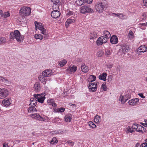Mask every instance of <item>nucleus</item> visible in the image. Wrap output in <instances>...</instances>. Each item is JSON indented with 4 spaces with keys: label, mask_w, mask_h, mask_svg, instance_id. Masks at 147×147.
<instances>
[{
    "label": "nucleus",
    "mask_w": 147,
    "mask_h": 147,
    "mask_svg": "<svg viewBox=\"0 0 147 147\" xmlns=\"http://www.w3.org/2000/svg\"><path fill=\"white\" fill-rule=\"evenodd\" d=\"M34 88L35 92H39L41 89L39 83L38 82H36L34 84Z\"/></svg>",
    "instance_id": "5701e85b"
},
{
    "label": "nucleus",
    "mask_w": 147,
    "mask_h": 147,
    "mask_svg": "<svg viewBox=\"0 0 147 147\" xmlns=\"http://www.w3.org/2000/svg\"><path fill=\"white\" fill-rule=\"evenodd\" d=\"M28 109V111L29 113H33L34 112L37 111L36 109L34 106H30Z\"/></svg>",
    "instance_id": "7c9ffc66"
},
{
    "label": "nucleus",
    "mask_w": 147,
    "mask_h": 147,
    "mask_svg": "<svg viewBox=\"0 0 147 147\" xmlns=\"http://www.w3.org/2000/svg\"><path fill=\"white\" fill-rule=\"evenodd\" d=\"M3 13V11L1 10L0 11V15H2Z\"/></svg>",
    "instance_id": "774afa93"
},
{
    "label": "nucleus",
    "mask_w": 147,
    "mask_h": 147,
    "mask_svg": "<svg viewBox=\"0 0 147 147\" xmlns=\"http://www.w3.org/2000/svg\"><path fill=\"white\" fill-rule=\"evenodd\" d=\"M101 119L100 117L98 115H96L94 119V122L95 123H99Z\"/></svg>",
    "instance_id": "f704fd0d"
},
{
    "label": "nucleus",
    "mask_w": 147,
    "mask_h": 147,
    "mask_svg": "<svg viewBox=\"0 0 147 147\" xmlns=\"http://www.w3.org/2000/svg\"><path fill=\"white\" fill-rule=\"evenodd\" d=\"M90 127L92 128H95L96 127V125L92 121H90L88 123Z\"/></svg>",
    "instance_id": "ea45409f"
},
{
    "label": "nucleus",
    "mask_w": 147,
    "mask_h": 147,
    "mask_svg": "<svg viewBox=\"0 0 147 147\" xmlns=\"http://www.w3.org/2000/svg\"><path fill=\"white\" fill-rule=\"evenodd\" d=\"M96 77L93 75L90 76L88 79V81L89 82H92L96 80Z\"/></svg>",
    "instance_id": "72a5a7b5"
},
{
    "label": "nucleus",
    "mask_w": 147,
    "mask_h": 147,
    "mask_svg": "<svg viewBox=\"0 0 147 147\" xmlns=\"http://www.w3.org/2000/svg\"><path fill=\"white\" fill-rule=\"evenodd\" d=\"M104 36L107 39L110 38L111 37V34L107 30H105L103 32Z\"/></svg>",
    "instance_id": "c85d7f7f"
},
{
    "label": "nucleus",
    "mask_w": 147,
    "mask_h": 147,
    "mask_svg": "<svg viewBox=\"0 0 147 147\" xmlns=\"http://www.w3.org/2000/svg\"><path fill=\"white\" fill-rule=\"evenodd\" d=\"M30 103L29 104V106L35 107L37 105V100L35 98H31L30 100Z\"/></svg>",
    "instance_id": "4be33fe9"
},
{
    "label": "nucleus",
    "mask_w": 147,
    "mask_h": 147,
    "mask_svg": "<svg viewBox=\"0 0 147 147\" xmlns=\"http://www.w3.org/2000/svg\"><path fill=\"white\" fill-rule=\"evenodd\" d=\"M106 84V83H104L102 85L100 88L101 90L104 91H105L107 90V87Z\"/></svg>",
    "instance_id": "79ce46f5"
},
{
    "label": "nucleus",
    "mask_w": 147,
    "mask_h": 147,
    "mask_svg": "<svg viewBox=\"0 0 147 147\" xmlns=\"http://www.w3.org/2000/svg\"><path fill=\"white\" fill-rule=\"evenodd\" d=\"M20 11L21 15L25 16L29 15L31 13V9L30 8L26 7H22Z\"/></svg>",
    "instance_id": "20e7f679"
},
{
    "label": "nucleus",
    "mask_w": 147,
    "mask_h": 147,
    "mask_svg": "<svg viewBox=\"0 0 147 147\" xmlns=\"http://www.w3.org/2000/svg\"><path fill=\"white\" fill-rule=\"evenodd\" d=\"M35 38L36 39H39L40 40H42L44 36H43L41 34H35L34 36Z\"/></svg>",
    "instance_id": "58836bf2"
},
{
    "label": "nucleus",
    "mask_w": 147,
    "mask_h": 147,
    "mask_svg": "<svg viewBox=\"0 0 147 147\" xmlns=\"http://www.w3.org/2000/svg\"><path fill=\"white\" fill-rule=\"evenodd\" d=\"M0 82L5 85H9L11 84V82L9 81L6 78L0 76Z\"/></svg>",
    "instance_id": "a211bd4d"
},
{
    "label": "nucleus",
    "mask_w": 147,
    "mask_h": 147,
    "mask_svg": "<svg viewBox=\"0 0 147 147\" xmlns=\"http://www.w3.org/2000/svg\"><path fill=\"white\" fill-rule=\"evenodd\" d=\"M140 97H141V98H145V97L143 95V94L142 93H139L138 94Z\"/></svg>",
    "instance_id": "680f3d73"
},
{
    "label": "nucleus",
    "mask_w": 147,
    "mask_h": 147,
    "mask_svg": "<svg viewBox=\"0 0 147 147\" xmlns=\"http://www.w3.org/2000/svg\"><path fill=\"white\" fill-rule=\"evenodd\" d=\"M120 13H117V15H116V16L117 17H119V18H120Z\"/></svg>",
    "instance_id": "69168bd1"
},
{
    "label": "nucleus",
    "mask_w": 147,
    "mask_h": 147,
    "mask_svg": "<svg viewBox=\"0 0 147 147\" xmlns=\"http://www.w3.org/2000/svg\"><path fill=\"white\" fill-rule=\"evenodd\" d=\"M147 17V12L146 13H144L141 17V18L142 19V20H145L146 18Z\"/></svg>",
    "instance_id": "3c124183"
},
{
    "label": "nucleus",
    "mask_w": 147,
    "mask_h": 147,
    "mask_svg": "<svg viewBox=\"0 0 147 147\" xmlns=\"http://www.w3.org/2000/svg\"><path fill=\"white\" fill-rule=\"evenodd\" d=\"M111 53L110 50L108 49H106L105 50V55L107 57H108L109 55H111Z\"/></svg>",
    "instance_id": "09e8293b"
},
{
    "label": "nucleus",
    "mask_w": 147,
    "mask_h": 147,
    "mask_svg": "<svg viewBox=\"0 0 147 147\" xmlns=\"http://www.w3.org/2000/svg\"><path fill=\"white\" fill-rule=\"evenodd\" d=\"M93 0H85V1L86 3H91Z\"/></svg>",
    "instance_id": "0e129e2a"
},
{
    "label": "nucleus",
    "mask_w": 147,
    "mask_h": 147,
    "mask_svg": "<svg viewBox=\"0 0 147 147\" xmlns=\"http://www.w3.org/2000/svg\"><path fill=\"white\" fill-rule=\"evenodd\" d=\"M66 16L68 17L74 14V13L72 11L70 10H67L66 11Z\"/></svg>",
    "instance_id": "37998d69"
},
{
    "label": "nucleus",
    "mask_w": 147,
    "mask_h": 147,
    "mask_svg": "<svg viewBox=\"0 0 147 147\" xmlns=\"http://www.w3.org/2000/svg\"><path fill=\"white\" fill-rule=\"evenodd\" d=\"M147 25V22L146 23H142V24H139V26L141 28H142V26H145L146 27Z\"/></svg>",
    "instance_id": "6e6d98bb"
},
{
    "label": "nucleus",
    "mask_w": 147,
    "mask_h": 147,
    "mask_svg": "<svg viewBox=\"0 0 147 147\" xmlns=\"http://www.w3.org/2000/svg\"><path fill=\"white\" fill-rule=\"evenodd\" d=\"M76 18L74 17H72L71 18L68 19L65 22V26L66 28H67L69 25L75 22Z\"/></svg>",
    "instance_id": "dca6fc26"
},
{
    "label": "nucleus",
    "mask_w": 147,
    "mask_h": 147,
    "mask_svg": "<svg viewBox=\"0 0 147 147\" xmlns=\"http://www.w3.org/2000/svg\"><path fill=\"white\" fill-rule=\"evenodd\" d=\"M139 144L138 143L137 144H136V145L135 147H138L139 146Z\"/></svg>",
    "instance_id": "338daca9"
},
{
    "label": "nucleus",
    "mask_w": 147,
    "mask_h": 147,
    "mask_svg": "<svg viewBox=\"0 0 147 147\" xmlns=\"http://www.w3.org/2000/svg\"><path fill=\"white\" fill-rule=\"evenodd\" d=\"M30 117L33 119H35L39 121H45V119L42 117L38 113H36L31 114Z\"/></svg>",
    "instance_id": "ddd939ff"
},
{
    "label": "nucleus",
    "mask_w": 147,
    "mask_h": 147,
    "mask_svg": "<svg viewBox=\"0 0 147 147\" xmlns=\"http://www.w3.org/2000/svg\"><path fill=\"white\" fill-rule=\"evenodd\" d=\"M128 49L129 47L127 46H123L119 50L118 54L121 55H123L128 52Z\"/></svg>",
    "instance_id": "9b49d317"
},
{
    "label": "nucleus",
    "mask_w": 147,
    "mask_h": 147,
    "mask_svg": "<svg viewBox=\"0 0 147 147\" xmlns=\"http://www.w3.org/2000/svg\"><path fill=\"white\" fill-rule=\"evenodd\" d=\"M84 3L85 2L83 0H76V3L78 6H81L84 4Z\"/></svg>",
    "instance_id": "4c0bfd02"
},
{
    "label": "nucleus",
    "mask_w": 147,
    "mask_h": 147,
    "mask_svg": "<svg viewBox=\"0 0 147 147\" xmlns=\"http://www.w3.org/2000/svg\"><path fill=\"white\" fill-rule=\"evenodd\" d=\"M65 110V109L64 107L56 108L53 109V111L55 113H63Z\"/></svg>",
    "instance_id": "b1692460"
},
{
    "label": "nucleus",
    "mask_w": 147,
    "mask_h": 147,
    "mask_svg": "<svg viewBox=\"0 0 147 147\" xmlns=\"http://www.w3.org/2000/svg\"><path fill=\"white\" fill-rule=\"evenodd\" d=\"M6 41V40L5 37H0V45L4 44Z\"/></svg>",
    "instance_id": "a19ab883"
},
{
    "label": "nucleus",
    "mask_w": 147,
    "mask_h": 147,
    "mask_svg": "<svg viewBox=\"0 0 147 147\" xmlns=\"http://www.w3.org/2000/svg\"><path fill=\"white\" fill-rule=\"evenodd\" d=\"M58 63L60 66L63 67L66 64L67 61L65 59H64L62 61H59Z\"/></svg>",
    "instance_id": "e433bc0d"
},
{
    "label": "nucleus",
    "mask_w": 147,
    "mask_h": 147,
    "mask_svg": "<svg viewBox=\"0 0 147 147\" xmlns=\"http://www.w3.org/2000/svg\"><path fill=\"white\" fill-rule=\"evenodd\" d=\"M59 5L57 4H55L53 6V10H58L59 9Z\"/></svg>",
    "instance_id": "8fccbe9b"
},
{
    "label": "nucleus",
    "mask_w": 147,
    "mask_h": 147,
    "mask_svg": "<svg viewBox=\"0 0 147 147\" xmlns=\"http://www.w3.org/2000/svg\"><path fill=\"white\" fill-rule=\"evenodd\" d=\"M10 37L11 39L13 40L15 38L16 39L17 41L19 42H22L23 38L18 30H15L14 32H11Z\"/></svg>",
    "instance_id": "f257e3e1"
},
{
    "label": "nucleus",
    "mask_w": 147,
    "mask_h": 147,
    "mask_svg": "<svg viewBox=\"0 0 147 147\" xmlns=\"http://www.w3.org/2000/svg\"><path fill=\"white\" fill-rule=\"evenodd\" d=\"M11 102L12 100L11 98H5L1 102V104L4 107H7L10 105Z\"/></svg>",
    "instance_id": "1a4fd4ad"
},
{
    "label": "nucleus",
    "mask_w": 147,
    "mask_h": 147,
    "mask_svg": "<svg viewBox=\"0 0 147 147\" xmlns=\"http://www.w3.org/2000/svg\"><path fill=\"white\" fill-rule=\"evenodd\" d=\"M47 103L48 105L50 107H55L57 106V104L55 103L54 100L53 99L48 100Z\"/></svg>",
    "instance_id": "6ab92c4d"
},
{
    "label": "nucleus",
    "mask_w": 147,
    "mask_h": 147,
    "mask_svg": "<svg viewBox=\"0 0 147 147\" xmlns=\"http://www.w3.org/2000/svg\"><path fill=\"white\" fill-rule=\"evenodd\" d=\"M104 54V52L101 50H99L97 53V55L98 57H100Z\"/></svg>",
    "instance_id": "49530a36"
},
{
    "label": "nucleus",
    "mask_w": 147,
    "mask_h": 147,
    "mask_svg": "<svg viewBox=\"0 0 147 147\" xmlns=\"http://www.w3.org/2000/svg\"><path fill=\"white\" fill-rule=\"evenodd\" d=\"M60 14L61 13L60 12L56 10H53L51 13V16L53 18L55 19L59 18L60 16Z\"/></svg>",
    "instance_id": "f3484780"
},
{
    "label": "nucleus",
    "mask_w": 147,
    "mask_h": 147,
    "mask_svg": "<svg viewBox=\"0 0 147 147\" xmlns=\"http://www.w3.org/2000/svg\"><path fill=\"white\" fill-rule=\"evenodd\" d=\"M110 41V42L113 44H116L118 42V38L115 35H113L111 37Z\"/></svg>",
    "instance_id": "412c9836"
},
{
    "label": "nucleus",
    "mask_w": 147,
    "mask_h": 147,
    "mask_svg": "<svg viewBox=\"0 0 147 147\" xmlns=\"http://www.w3.org/2000/svg\"><path fill=\"white\" fill-rule=\"evenodd\" d=\"M147 146V143L145 142L141 144L140 147H146Z\"/></svg>",
    "instance_id": "bf43d9fd"
},
{
    "label": "nucleus",
    "mask_w": 147,
    "mask_h": 147,
    "mask_svg": "<svg viewBox=\"0 0 147 147\" xmlns=\"http://www.w3.org/2000/svg\"><path fill=\"white\" fill-rule=\"evenodd\" d=\"M126 129L127 130V132L128 133L130 132L131 133H132L134 132V130L132 129H131L130 127L128 126Z\"/></svg>",
    "instance_id": "864d4df0"
},
{
    "label": "nucleus",
    "mask_w": 147,
    "mask_h": 147,
    "mask_svg": "<svg viewBox=\"0 0 147 147\" xmlns=\"http://www.w3.org/2000/svg\"><path fill=\"white\" fill-rule=\"evenodd\" d=\"M97 35L96 32H91L89 36V37L90 39L95 38H97Z\"/></svg>",
    "instance_id": "c756f323"
},
{
    "label": "nucleus",
    "mask_w": 147,
    "mask_h": 147,
    "mask_svg": "<svg viewBox=\"0 0 147 147\" xmlns=\"http://www.w3.org/2000/svg\"><path fill=\"white\" fill-rule=\"evenodd\" d=\"M99 83L98 82H90L89 84L88 88L90 91L94 92L97 90V87Z\"/></svg>",
    "instance_id": "39448f33"
},
{
    "label": "nucleus",
    "mask_w": 147,
    "mask_h": 147,
    "mask_svg": "<svg viewBox=\"0 0 147 147\" xmlns=\"http://www.w3.org/2000/svg\"><path fill=\"white\" fill-rule=\"evenodd\" d=\"M80 12L84 14L92 12L93 11L89 7L87 6H83L80 8Z\"/></svg>",
    "instance_id": "9d476101"
},
{
    "label": "nucleus",
    "mask_w": 147,
    "mask_h": 147,
    "mask_svg": "<svg viewBox=\"0 0 147 147\" xmlns=\"http://www.w3.org/2000/svg\"><path fill=\"white\" fill-rule=\"evenodd\" d=\"M58 142V140L56 137L53 138L52 140L49 142L50 144L52 145L57 144Z\"/></svg>",
    "instance_id": "c9c22d12"
},
{
    "label": "nucleus",
    "mask_w": 147,
    "mask_h": 147,
    "mask_svg": "<svg viewBox=\"0 0 147 147\" xmlns=\"http://www.w3.org/2000/svg\"><path fill=\"white\" fill-rule=\"evenodd\" d=\"M128 99H125V97L122 96L121 95L120 96V97L119 98V101H120L122 103H125L127 100Z\"/></svg>",
    "instance_id": "473e14b6"
},
{
    "label": "nucleus",
    "mask_w": 147,
    "mask_h": 147,
    "mask_svg": "<svg viewBox=\"0 0 147 147\" xmlns=\"http://www.w3.org/2000/svg\"><path fill=\"white\" fill-rule=\"evenodd\" d=\"M107 76V73H104L99 76V79L100 80H103L104 81H105L106 80Z\"/></svg>",
    "instance_id": "a878e982"
},
{
    "label": "nucleus",
    "mask_w": 147,
    "mask_h": 147,
    "mask_svg": "<svg viewBox=\"0 0 147 147\" xmlns=\"http://www.w3.org/2000/svg\"><path fill=\"white\" fill-rule=\"evenodd\" d=\"M35 28L39 29L41 31V33L44 35V38L46 39H47L49 37L48 34L47 32V31L43 27V25L41 23H40L36 21L34 22Z\"/></svg>",
    "instance_id": "f03ea898"
},
{
    "label": "nucleus",
    "mask_w": 147,
    "mask_h": 147,
    "mask_svg": "<svg viewBox=\"0 0 147 147\" xmlns=\"http://www.w3.org/2000/svg\"><path fill=\"white\" fill-rule=\"evenodd\" d=\"M9 94V91L6 88H0V99H3Z\"/></svg>",
    "instance_id": "423d86ee"
},
{
    "label": "nucleus",
    "mask_w": 147,
    "mask_h": 147,
    "mask_svg": "<svg viewBox=\"0 0 147 147\" xmlns=\"http://www.w3.org/2000/svg\"><path fill=\"white\" fill-rule=\"evenodd\" d=\"M77 67L76 65H73L72 67L70 66L66 70L67 72H68L69 74L75 72L77 70Z\"/></svg>",
    "instance_id": "aec40b11"
},
{
    "label": "nucleus",
    "mask_w": 147,
    "mask_h": 147,
    "mask_svg": "<svg viewBox=\"0 0 147 147\" xmlns=\"http://www.w3.org/2000/svg\"><path fill=\"white\" fill-rule=\"evenodd\" d=\"M54 4H57L59 5H60L61 4L60 0H51Z\"/></svg>",
    "instance_id": "de8ad7c7"
},
{
    "label": "nucleus",
    "mask_w": 147,
    "mask_h": 147,
    "mask_svg": "<svg viewBox=\"0 0 147 147\" xmlns=\"http://www.w3.org/2000/svg\"><path fill=\"white\" fill-rule=\"evenodd\" d=\"M138 49L140 53H144L146 52L147 50V47L145 45H141L140 46Z\"/></svg>",
    "instance_id": "cd10ccee"
},
{
    "label": "nucleus",
    "mask_w": 147,
    "mask_h": 147,
    "mask_svg": "<svg viewBox=\"0 0 147 147\" xmlns=\"http://www.w3.org/2000/svg\"><path fill=\"white\" fill-rule=\"evenodd\" d=\"M139 99L138 98L132 99L128 101L129 105L131 106H135L139 102Z\"/></svg>",
    "instance_id": "2eb2a0df"
},
{
    "label": "nucleus",
    "mask_w": 147,
    "mask_h": 147,
    "mask_svg": "<svg viewBox=\"0 0 147 147\" xmlns=\"http://www.w3.org/2000/svg\"><path fill=\"white\" fill-rule=\"evenodd\" d=\"M67 143L71 146H73L74 145V142L71 141V140L68 141H67Z\"/></svg>",
    "instance_id": "5fc2aeb1"
},
{
    "label": "nucleus",
    "mask_w": 147,
    "mask_h": 147,
    "mask_svg": "<svg viewBox=\"0 0 147 147\" xmlns=\"http://www.w3.org/2000/svg\"><path fill=\"white\" fill-rule=\"evenodd\" d=\"M34 97L37 99V101L39 102L42 103L44 102L45 98V95L44 94H37L34 95Z\"/></svg>",
    "instance_id": "6e6552de"
},
{
    "label": "nucleus",
    "mask_w": 147,
    "mask_h": 147,
    "mask_svg": "<svg viewBox=\"0 0 147 147\" xmlns=\"http://www.w3.org/2000/svg\"><path fill=\"white\" fill-rule=\"evenodd\" d=\"M108 39L104 36H101L96 41V43L97 45H101L103 43H106Z\"/></svg>",
    "instance_id": "f8f14e48"
},
{
    "label": "nucleus",
    "mask_w": 147,
    "mask_h": 147,
    "mask_svg": "<svg viewBox=\"0 0 147 147\" xmlns=\"http://www.w3.org/2000/svg\"><path fill=\"white\" fill-rule=\"evenodd\" d=\"M53 72L50 69H47L43 71L42 76L44 77H49L53 74Z\"/></svg>",
    "instance_id": "4468645a"
},
{
    "label": "nucleus",
    "mask_w": 147,
    "mask_h": 147,
    "mask_svg": "<svg viewBox=\"0 0 147 147\" xmlns=\"http://www.w3.org/2000/svg\"><path fill=\"white\" fill-rule=\"evenodd\" d=\"M81 68L82 71L84 73H87L88 71V67L86 66L84 63L82 65Z\"/></svg>",
    "instance_id": "bb28decb"
},
{
    "label": "nucleus",
    "mask_w": 147,
    "mask_h": 147,
    "mask_svg": "<svg viewBox=\"0 0 147 147\" xmlns=\"http://www.w3.org/2000/svg\"><path fill=\"white\" fill-rule=\"evenodd\" d=\"M128 35L129 38L130 39L133 38L134 36V33L131 30H130Z\"/></svg>",
    "instance_id": "c03bdc74"
},
{
    "label": "nucleus",
    "mask_w": 147,
    "mask_h": 147,
    "mask_svg": "<svg viewBox=\"0 0 147 147\" xmlns=\"http://www.w3.org/2000/svg\"><path fill=\"white\" fill-rule=\"evenodd\" d=\"M51 134L52 135L59 134V132L57 131H53L50 132Z\"/></svg>",
    "instance_id": "13d9d810"
},
{
    "label": "nucleus",
    "mask_w": 147,
    "mask_h": 147,
    "mask_svg": "<svg viewBox=\"0 0 147 147\" xmlns=\"http://www.w3.org/2000/svg\"><path fill=\"white\" fill-rule=\"evenodd\" d=\"M120 19L122 20L126 19L127 18V16L125 15H123L122 13H120Z\"/></svg>",
    "instance_id": "a18cd8bd"
},
{
    "label": "nucleus",
    "mask_w": 147,
    "mask_h": 147,
    "mask_svg": "<svg viewBox=\"0 0 147 147\" xmlns=\"http://www.w3.org/2000/svg\"><path fill=\"white\" fill-rule=\"evenodd\" d=\"M10 16V14L9 11H7L5 12L3 15V16L5 18H7Z\"/></svg>",
    "instance_id": "603ef678"
},
{
    "label": "nucleus",
    "mask_w": 147,
    "mask_h": 147,
    "mask_svg": "<svg viewBox=\"0 0 147 147\" xmlns=\"http://www.w3.org/2000/svg\"><path fill=\"white\" fill-rule=\"evenodd\" d=\"M43 76H42L40 75L38 76V78L40 82H42L44 84H45L47 82V80Z\"/></svg>",
    "instance_id": "2f4dec72"
},
{
    "label": "nucleus",
    "mask_w": 147,
    "mask_h": 147,
    "mask_svg": "<svg viewBox=\"0 0 147 147\" xmlns=\"http://www.w3.org/2000/svg\"><path fill=\"white\" fill-rule=\"evenodd\" d=\"M113 78V76L112 75H110L108 77L107 80L109 82H111L112 80V79Z\"/></svg>",
    "instance_id": "4d7b16f0"
},
{
    "label": "nucleus",
    "mask_w": 147,
    "mask_h": 147,
    "mask_svg": "<svg viewBox=\"0 0 147 147\" xmlns=\"http://www.w3.org/2000/svg\"><path fill=\"white\" fill-rule=\"evenodd\" d=\"M64 119L66 122H70L72 119V115L70 114H68L65 116Z\"/></svg>",
    "instance_id": "393cba45"
},
{
    "label": "nucleus",
    "mask_w": 147,
    "mask_h": 147,
    "mask_svg": "<svg viewBox=\"0 0 147 147\" xmlns=\"http://www.w3.org/2000/svg\"><path fill=\"white\" fill-rule=\"evenodd\" d=\"M105 4L102 2H99L96 3L95 8L96 10L99 12H102L105 8Z\"/></svg>",
    "instance_id": "0eeeda50"
},
{
    "label": "nucleus",
    "mask_w": 147,
    "mask_h": 147,
    "mask_svg": "<svg viewBox=\"0 0 147 147\" xmlns=\"http://www.w3.org/2000/svg\"><path fill=\"white\" fill-rule=\"evenodd\" d=\"M3 147H9L8 144L6 142L4 143L3 144Z\"/></svg>",
    "instance_id": "e2e57ef3"
},
{
    "label": "nucleus",
    "mask_w": 147,
    "mask_h": 147,
    "mask_svg": "<svg viewBox=\"0 0 147 147\" xmlns=\"http://www.w3.org/2000/svg\"><path fill=\"white\" fill-rule=\"evenodd\" d=\"M131 127L132 129H135L137 131L140 133H143L145 132L146 130L145 128L136 123L133 124Z\"/></svg>",
    "instance_id": "7ed1b4c3"
},
{
    "label": "nucleus",
    "mask_w": 147,
    "mask_h": 147,
    "mask_svg": "<svg viewBox=\"0 0 147 147\" xmlns=\"http://www.w3.org/2000/svg\"><path fill=\"white\" fill-rule=\"evenodd\" d=\"M143 4L144 6L147 7V0H143Z\"/></svg>",
    "instance_id": "052dcab7"
}]
</instances>
